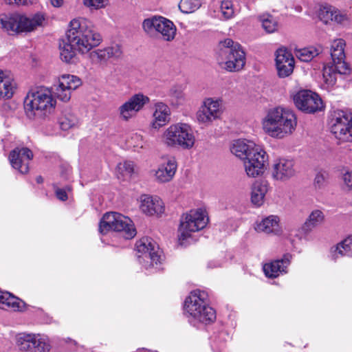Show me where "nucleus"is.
I'll return each instance as SVG.
<instances>
[{"mask_svg": "<svg viewBox=\"0 0 352 352\" xmlns=\"http://www.w3.org/2000/svg\"><path fill=\"white\" fill-rule=\"evenodd\" d=\"M5 1L8 4L16 3L18 5L27 6L29 4H32L35 0H5Z\"/></svg>", "mask_w": 352, "mask_h": 352, "instance_id": "603ef678", "label": "nucleus"}, {"mask_svg": "<svg viewBox=\"0 0 352 352\" xmlns=\"http://www.w3.org/2000/svg\"><path fill=\"white\" fill-rule=\"evenodd\" d=\"M262 124L264 131L268 135L282 139L294 131L297 121L292 110L277 107L268 110Z\"/></svg>", "mask_w": 352, "mask_h": 352, "instance_id": "7ed1b4c3", "label": "nucleus"}, {"mask_svg": "<svg viewBox=\"0 0 352 352\" xmlns=\"http://www.w3.org/2000/svg\"><path fill=\"white\" fill-rule=\"evenodd\" d=\"M261 25L267 33H274L278 29L277 19L270 14H263L258 17Z\"/></svg>", "mask_w": 352, "mask_h": 352, "instance_id": "c9c22d12", "label": "nucleus"}, {"mask_svg": "<svg viewBox=\"0 0 352 352\" xmlns=\"http://www.w3.org/2000/svg\"><path fill=\"white\" fill-rule=\"evenodd\" d=\"M345 42L343 39L333 41L331 46V56L333 65L331 70L333 74H347L349 73V68L344 61Z\"/></svg>", "mask_w": 352, "mask_h": 352, "instance_id": "dca6fc26", "label": "nucleus"}, {"mask_svg": "<svg viewBox=\"0 0 352 352\" xmlns=\"http://www.w3.org/2000/svg\"><path fill=\"white\" fill-rule=\"evenodd\" d=\"M290 63H294V59L292 54L286 50L278 49L276 53V67Z\"/></svg>", "mask_w": 352, "mask_h": 352, "instance_id": "a19ab883", "label": "nucleus"}, {"mask_svg": "<svg viewBox=\"0 0 352 352\" xmlns=\"http://www.w3.org/2000/svg\"><path fill=\"white\" fill-rule=\"evenodd\" d=\"M292 255L286 254L281 259H277L263 265V272L268 278H276L280 274H286V269L290 264Z\"/></svg>", "mask_w": 352, "mask_h": 352, "instance_id": "412c9836", "label": "nucleus"}, {"mask_svg": "<svg viewBox=\"0 0 352 352\" xmlns=\"http://www.w3.org/2000/svg\"><path fill=\"white\" fill-rule=\"evenodd\" d=\"M66 36L67 41L82 53L98 46L102 41L100 34L95 30L92 23L84 18L73 19Z\"/></svg>", "mask_w": 352, "mask_h": 352, "instance_id": "20e7f679", "label": "nucleus"}, {"mask_svg": "<svg viewBox=\"0 0 352 352\" xmlns=\"http://www.w3.org/2000/svg\"><path fill=\"white\" fill-rule=\"evenodd\" d=\"M177 168V164L175 157L167 159L161 164L155 170V178L160 183L168 182L173 178Z\"/></svg>", "mask_w": 352, "mask_h": 352, "instance_id": "4be33fe9", "label": "nucleus"}, {"mask_svg": "<svg viewBox=\"0 0 352 352\" xmlns=\"http://www.w3.org/2000/svg\"><path fill=\"white\" fill-rule=\"evenodd\" d=\"M155 108L154 121L152 124L153 128L157 129L164 126L168 121L170 111L169 107L163 102L156 103Z\"/></svg>", "mask_w": 352, "mask_h": 352, "instance_id": "bb28decb", "label": "nucleus"}, {"mask_svg": "<svg viewBox=\"0 0 352 352\" xmlns=\"http://www.w3.org/2000/svg\"><path fill=\"white\" fill-rule=\"evenodd\" d=\"M148 102V97L140 93L132 96L126 101L129 107L136 113Z\"/></svg>", "mask_w": 352, "mask_h": 352, "instance_id": "f704fd0d", "label": "nucleus"}, {"mask_svg": "<svg viewBox=\"0 0 352 352\" xmlns=\"http://www.w3.org/2000/svg\"><path fill=\"white\" fill-rule=\"evenodd\" d=\"M208 221V218L201 209L190 210L181 219L179 228V240H186L190 236L192 232L204 228Z\"/></svg>", "mask_w": 352, "mask_h": 352, "instance_id": "9b49d317", "label": "nucleus"}, {"mask_svg": "<svg viewBox=\"0 0 352 352\" xmlns=\"http://www.w3.org/2000/svg\"><path fill=\"white\" fill-rule=\"evenodd\" d=\"M55 192L57 198L61 201L67 199V195L65 190L62 188H56Z\"/></svg>", "mask_w": 352, "mask_h": 352, "instance_id": "864d4df0", "label": "nucleus"}, {"mask_svg": "<svg viewBox=\"0 0 352 352\" xmlns=\"http://www.w3.org/2000/svg\"><path fill=\"white\" fill-rule=\"evenodd\" d=\"M162 20V16H153L142 21V28L144 32L150 36H157L159 25Z\"/></svg>", "mask_w": 352, "mask_h": 352, "instance_id": "473e14b6", "label": "nucleus"}, {"mask_svg": "<svg viewBox=\"0 0 352 352\" xmlns=\"http://www.w3.org/2000/svg\"><path fill=\"white\" fill-rule=\"evenodd\" d=\"M109 230L122 232L126 239L133 238L137 233L132 221L118 212L106 213L100 222L99 231L101 234H106Z\"/></svg>", "mask_w": 352, "mask_h": 352, "instance_id": "9d476101", "label": "nucleus"}, {"mask_svg": "<svg viewBox=\"0 0 352 352\" xmlns=\"http://www.w3.org/2000/svg\"><path fill=\"white\" fill-rule=\"evenodd\" d=\"M296 173L294 162L292 160L279 158L274 160L272 166V176L277 181H288Z\"/></svg>", "mask_w": 352, "mask_h": 352, "instance_id": "a211bd4d", "label": "nucleus"}, {"mask_svg": "<svg viewBox=\"0 0 352 352\" xmlns=\"http://www.w3.org/2000/svg\"><path fill=\"white\" fill-rule=\"evenodd\" d=\"M279 217L276 215H270L256 223L255 230L258 232L278 234L280 232Z\"/></svg>", "mask_w": 352, "mask_h": 352, "instance_id": "b1692460", "label": "nucleus"}, {"mask_svg": "<svg viewBox=\"0 0 352 352\" xmlns=\"http://www.w3.org/2000/svg\"><path fill=\"white\" fill-rule=\"evenodd\" d=\"M140 209L147 215H160L165 210L162 200L157 196L144 195L140 197Z\"/></svg>", "mask_w": 352, "mask_h": 352, "instance_id": "aec40b11", "label": "nucleus"}, {"mask_svg": "<svg viewBox=\"0 0 352 352\" xmlns=\"http://www.w3.org/2000/svg\"><path fill=\"white\" fill-rule=\"evenodd\" d=\"M296 107L307 113H314L323 109L322 101L318 94L307 89L298 91L293 97Z\"/></svg>", "mask_w": 352, "mask_h": 352, "instance_id": "ddd939ff", "label": "nucleus"}, {"mask_svg": "<svg viewBox=\"0 0 352 352\" xmlns=\"http://www.w3.org/2000/svg\"><path fill=\"white\" fill-rule=\"evenodd\" d=\"M83 3L91 9L99 10L108 4V0H83Z\"/></svg>", "mask_w": 352, "mask_h": 352, "instance_id": "09e8293b", "label": "nucleus"}, {"mask_svg": "<svg viewBox=\"0 0 352 352\" xmlns=\"http://www.w3.org/2000/svg\"><path fill=\"white\" fill-rule=\"evenodd\" d=\"M105 50L107 56H108V60L111 58L119 59L122 56L121 47L118 44L105 47Z\"/></svg>", "mask_w": 352, "mask_h": 352, "instance_id": "49530a36", "label": "nucleus"}, {"mask_svg": "<svg viewBox=\"0 0 352 352\" xmlns=\"http://www.w3.org/2000/svg\"><path fill=\"white\" fill-rule=\"evenodd\" d=\"M221 115L219 102L212 98H206L197 112V119L200 123L209 124L219 118Z\"/></svg>", "mask_w": 352, "mask_h": 352, "instance_id": "f3484780", "label": "nucleus"}, {"mask_svg": "<svg viewBox=\"0 0 352 352\" xmlns=\"http://www.w3.org/2000/svg\"><path fill=\"white\" fill-rule=\"evenodd\" d=\"M267 192V183L263 181H256L252 187L251 201L256 206H261L264 203L265 194Z\"/></svg>", "mask_w": 352, "mask_h": 352, "instance_id": "cd10ccee", "label": "nucleus"}, {"mask_svg": "<svg viewBox=\"0 0 352 352\" xmlns=\"http://www.w3.org/2000/svg\"><path fill=\"white\" fill-rule=\"evenodd\" d=\"M325 216L322 210L318 209L314 210L307 218L302 226V229L305 232H310L314 228L322 225Z\"/></svg>", "mask_w": 352, "mask_h": 352, "instance_id": "c85d7f7f", "label": "nucleus"}, {"mask_svg": "<svg viewBox=\"0 0 352 352\" xmlns=\"http://www.w3.org/2000/svg\"><path fill=\"white\" fill-rule=\"evenodd\" d=\"M118 168L119 170L124 171L126 174L131 175L134 173L135 165L131 161H126L124 163H120Z\"/></svg>", "mask_w": 352, "mask_h": 352, "instance_id": "8fccbe9b", "label": "nucleus"}, {"mask_svg": "<svg viewBox=\"0 0 352 352\" xmlns=\"http://www.w3.org/2000/svg\"><path fill=\"white\" fill-rule=\"evenodd\" d=\"M219 10L221 16L225 20L230 19L235 15L236 10L231 0L221 1Z\"/></svg>", "mask_w": 352, "mask_h": 352, "instance_id": "4c0bfd02", "label": "nucleus"}, {"mask_svg": "<svg viewBox=\"0 0 352 352\" xmlns=\"http://www.w3.org/2000/svg\"><path fill=\"white\" fill-rule=\"evenodd\" d=\"M66 36L67 41L82 53L98 46L102 41L100 34L95 30L92 23L84 18L73 19Z\"/></svg>", "mask_w": 352, "mask_h": 352, "instance_id": "39448f33", "label": "nucleus"}, {"mask_svg": "<svg viewBox=\"0 0 352 352\" xmlns=\"http://www.w3.org/2000/svg\"><path fill=\"white\" fill-rule=\"evenodd\" d=\"M77 124L78 119L72 114L65 115L59 120L60 127L64 131H67L74 127Z\"/></svg>", "mask_w": 352, "mask_h": 352, "instance_id": "79ce46f5", "label": "nucleus"}, {"mask_svg": "<svg viewBox=\"0 0 352 352\" xmlns=\"http://www.w3.org/2000/svg\"><path fill=\"white\" fill-rule=\"evenodd\" d=\"M331 131L342 142L352 141V115L343 111L336 110L331 118Z\"/></svg>", "mask_w": 352, "mask_h": 352, "instance_id": "f8f14e48", "label": "nucleus"}, {"mask_svg": "<svg viewBox=\"0 0 352 352\" xmlns=\"http://www.w3.org/2000/svg\"><path fill=\"white\" fill-rule=\"evenodd\" d=\"M46 16L41 12L32 16L14 13L0 16L1 28L8 32L20 33L34 31L36 28L43 25Z\"/></svg>", "mask_w": 352, "mask_h": 352, "instance_id": "0eeeda50", "label": "nucleus"}, {"mask_svg": "<svg viewBox=\"0 0 352 352\" xmlns=\"http://www.w3.org/2000/svg\"><path fill=\"white\" fill-rule=\"evenodd\" d=\"M220 264L217 262L210 261L208 263V268H214L219 267Z\"/></svg>", "mask_w": 352, "mask_h": 352, "instance_id": "6e6d98bb", "label": "nucleus"}, {"mask_svg": "<svg viewBox=\"0 0 352 352\" xmlns=\"http://www.w3.org/2000/svg\"><path fill=\"white\" fill-rule=\"evenodd\" d=\"M135 246L140 259L142 258L146 262L149 260L152 265L161 263L163 260L162 252L152 239L144 237L137 241Z\"/></svg>", "mask_w": 352, "mask_h": 352, "instance_id": "4468645a", "label": "nucleus"}, {"mask_svg": "<svg viewBox=\"0 0 352 352\" xmlns=\"http://www.w3.org/2000/svg\"><path fill=\"white\" fill-rule=\"evenodd\" d=\"M162 140L168 146L190 149L194 146L195 137L189 124L180 122L168 126L164 132Z\"/></svg>", "mask_w": 352, "mask_h": 352, "instance_id": "1a4fd4ad", "label": "nucleus"}, {"mask_svg": "<svg viewBox=\"0 0 352 352\" xmlns=\"http://www.w3.org/2000/svg\"><path fill=\"white\" fill-rule=\"evenodd\" d=\"M323 48L321 45L309 46L300 50L296 52V56L302 62H309L314 57L321 54Z\"/></svg>", "mask_w": 352, "mask_h": 352, "instance_id": "2f4dec72", "label": "nucleus"}, {"mask_svg": "<svg viewBox=\"0 0 352 352\" xmlns=\"http://www.w3.org/2000/svg\"><path fill=\"white\" fill-rule=\"evenodd\" d=\"M157 36L160 34L161 38L166 41H173L176 34V27L169 19L163 17L161 24L159 25Z\"/></svg>", "mask_w": 352, "mask_h": 352, "instance_id": "c756f323", "label": "nucleus"}, {"mask_svg": "<svg viewBox=\"0 0 352 352\" xmlns=\"http://www.w3.org/2000/svg\"><path fill=\"white\" fill-rule=\"evenodd\" d=\"M207 294L195 290L186 298L184 308L186 312L197 321L209 324L216 320V311L207 302Z\"/></svg>", "mask_w": 352, "mask_h": 352, "instance_id": "6e6552de", "label": "nucleus"}, {"mask_svg": "<svg viewBox=\"0 0 352 352\" xmlns=\"http://www.w3.org/2000/svg\"><path fill=\"white\" fill-rule=\"evenodd\" d=\"M51 3L54 7H60L62 6L63 1V0H50Z\"/></svg>", "mask_w": 352, "mask_h": 352, "instance_id": "5fc2aeb1", "label": "nucleus"}, {"mask_svg": "<svg viewBox=\"0 0 352 352\" xmlns=\"http://www.w3.org/2000/svg\"><path fill=\"white\" fill-rule=\"evenodd\" d=\"M318 16L324 23L329 21L342 23L346 19V15L341 14L336 8L329 5H324L320 8Z\"/></svg>", "mask_w": 352, "mask_h": 352, "instance_id": "393cba45", "label": "nucleus"}, {"mask_svg": "<svg viewBox=\"0 0 352 352\" xmlns=\"http://www.w3.org/2000/svg\"><path fill=\"white\" fill-rule=\"evenodd\" d=\"M81 80L76 76L64 74L56 85L48 89L29 92L24 100V109L30 120H41L50 114L56 106V100L52 94L58 100L68 102L72 92L81 85Z\"/></svg>", "mask_w": 352, "mask_h": 352, "instance_id": "f257e3e1", "label": "nucleus"}, {"mask_svg": "<svg viewBox=\"0 0 352 352\" xmlns=\"http://www.w3.org/2000/svg\"><path fill=\"white\" fill-rule=\"evenodd\" d=\"M0 309L23 311L26 309V304L10 293L0 291Z\"/></svg>", "mask_w": 352, "mask_h": 352, "instance_id": "5701e85b", "label": "nucleus"}, {"mask_svg": "<svg viewBox=\"0 0 352 352\" xmlns=\"http://www.w3.org/2000/svg\"><path fill=\"white\" fill-rule=\"evenodd\" d=\"M36 180L38 184H41L43 182V178L40 175L36 177Z\"/></svg>", "mask_w": 352, "mask_h": 352, "instance_id": "4d7b16f0", "label": "nucleus"}, {"mask_svg": "<svg viewBox=\"0 0 352 352\" xmlns=\"http://www.w3.org/2000/svg\"><path fill=\"white\" fill-rule=\"evenodd\" d=\"M32 158L33 153L28 148H16L12 151L9 155L12 166L22 174L28 173L29 164Z\"/></svg>", "mask_w": 352, "mask_h": 352, "instance_id": "6ab92c4d", "label": "nucleus"}, {"mask_svg": "<svg viewBox=\"0 0 352 352\" xmlns=\"http://www.w3.org/2000/svg\"><path fill=\"white\" fill-rule=\"evenodd\" d=\"M14 89L15 83L12 76L8 72L0 69V98H12Z\"/></svg>", "mask_w": 352, "mask_h": 352, "instance_id": "a878e982", "label": "nucleus"}, {"mask_svg": "<svg viewBox=\"0 0 352 352\" xmlns=\"http://www.w3.org/2000/svg\"><path fill=\"white\" fill-rule=\"evenodd\" d=\"M334 258L343 256H352V236H349L331 249Z\"/></svg>", "mask_w": 352, "mask_h": 352, "instance_id": "7c9ffc66", "label": "nucleus"}, {"mask_svg": "<svg viewBox=\"0 0 352 352\" xmlns=\"http://www.w3.org/2000/svg\"><path fill=\"white\" fill-rule=\"evenodd\" d=\"M148 102V97L140 93L132 96L126 101L129 107L136 113Z\"/></svg>", "mask_w": 352, "mask_h": 352, "instance_id": "72a5a7b5", "label": "nucleus"}, {"mask_svg": "<svg viewBox=\"0 0 352 352\" xmlns=\"http://www.w3.org/2000/svg\"><path fill=\"white\" fill-rule=\"evenodd\" d=\"M60 57L61 60L67 63H70L73 61L76 56V48L70 42L67 41L63 45H60Z\"/></svg>", "mask_w": 352, "mask_h": 352, "instance_id": "e433bc0d", "label": "nucleus"}, {"mask_svg": "<svg viewBox=\"0 0 352 352\" xmlns=\"http://www.w3.org/2000/svg\"><path fill=\"white\" fill-rule=\"evenodd\" d=\"M232 153L243 161L248 176L261 175L268 162V155L263 147L248 140H237L230 148Z\"/></svg>", "mask_w": 352, "mask_h": 352, "instance_id": "f03ea898", "label": "nucleus"}, {"mask_svg": "<svg viewBox=\"0 0 352 352\" xmlns=\"http://www.w3.org/2000/svg\"><path fill=\"white\" fill-rule=\"evenodd\" d=\"M294 67V63H290L277 66L276 69L278 76L281 78H285L289 76L293 72Z\"/></svg>", "mask_w": 352, "mask_h": 352, "instance_id": "de8ad7c7", "label": "nucleus"}, {"mask_svg": "<svg viewBox=\"0 0 352 352\" xmlns=\"http://www.w3.org/2000/svg\"><path fill=\"white\" fill-rule=\"evenodd\" d=\"M216 59L219 67L228 72H238L245 65V54L240 44L231 38L220 41Z\"/></svg>", "mask_w": 352, "mask_h": 352, "instance_id": "423d86ee", "label": "nucleus"}, {"mask_svg": "<svg viewBox=\"0 0 352 352\" xmlns=\"http://www.w3.org/2000/svg\"><path fill=\"white\" fill-rule=\"evenodd\" d=\"M118 111L120 118L124 121L129 120L136 115V113H135L132 109L129 107L126 102L119 107Z\"/></svg>", "mask_w": 352, "mask_h": 352, "instance_id": "a18cd8bd", "label": "nucleus"}, {"mask_svg": "<svg viewBox=\"0 0 352 352\" xmlns=\"http://www.w3.org/2000/svg\"><path fill=\"white\" fill-rule=\"evenodd\" d=\"M201 5V0H181L179 8L184 13H191L197 10Z\"/></svg>", "mask_w": 352, "mask_h": 352, "instance_id": "ea45409f", "label": "nucleus"}, {"mask_svg": "<svg viewBox=\"0 0 352 352\" xmlns=\"http://www.w3.org/2000/svg\"><path fill=\"white\" fill-rule=\"evenodd\" d=\"M18 346L23 352H50V344L40 335L27 334L19 338Z\"/></svg>", "mask_w": 352, "mask_h": 352, "instance_id": "2eb2a0df", "label": "nucleus"}, {"mask_svg": "<svg viewBox=\"0 0 352 352\" xmlns=\"http://www.w3.org/2000/svg\"><path fill=\"white\" fill-rule=\"evenodd\" d=\"M89 58L93 64H98L106 62L108 60L105 48L98 49L91 52L89 54Z\"/></svg>", "mask_w": 352, "mask_h": 352, "instance_id": "37998d69", "label": "nucleus"}, {"mask_svg": "<svg viewBox=\"0 0 352 352\" xmlns=\"http://www.w3.org/2000/svg\"><path fill=\"white\" fill-rule=\"evenodd\" d=\"M329 174L327 171H318L314 178V185L316 189H322L327 184Z\"/></svg>", "mask_w": 352, "mask_h": 352, "instance_id": "c03bdc74", "label": "nucleus"}, {"mask_svg": "<svg viewBox=\"0 0 352 352\" xmlns=\"http://www.w3.org/2000/svg\"><path fill=\"white\" fill-rule=\"evenodd\" d=\"M342 179L344 184L349 190H352V171L346 169L342 172Z\"/></svg>", "mask_w": 352, "mask_h": 352, "instance_id": "3c124183", "label": "nucleus"}, {"mask_svg": "<svg viewBox=\"0 0 352 352\" xmlns=\"http://www.w3.org/2000/svg\"><path fill=\"white\" fill-rule=\"evenodd\" d=\"M170 100L172 104L177 106L184 103L185 95L182 87L174 86L169 91Z\"/></svg>", "mask_w": 352, "mask_h": 352, "instance_id": "58836bf2", "label": "nucleus"}]
</instances>
